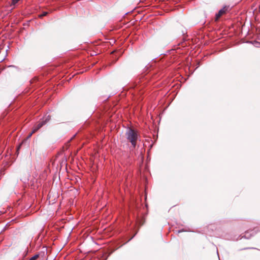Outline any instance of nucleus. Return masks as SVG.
<instances>
[{
  "label": "nucleus",
  "mask_w": 260,
  "mask_h": 260,
  "mask_svg": "<svg viewBox=\"0 0 260 260\" xmlns=\"http://www.w3.org/2000/svg\"><path fill=\"white\" fill-rule=\"evenodd\" d=\"M34 133H32V131L31 132V133L28 135V138H30L31 135H32V134H34Z\"/></svg>",
  "instance_id": "10"
},
{
  "label": "nucleus",
  "mask_w": 260,
  "mask_h": 260,
  "mask_svg": "<svg viewBox=\"0 0 260 260\" xmlns=\"http://www.w3.org/2000/svg\"><path fill=\"white\" fill-rule=\"evenodd\" d=\"M251 232H252V234L255 233V231L254 230L251 231Z\"/></svg>",
  "instance_id": "11"
},
{
  "label": "nucleus",
  "mask_w": 260,
  "mask_h": 260,
  "mask_svg": "<svg viewBox=\"0 0 260 260\" xmlns=\"http://www.w3.org/2000/svg\"><path fill=\"white\" fill-rule=\"evenodd\" d=\"M20 0H12V4L13 5H16Z\"/></svg>",
  "instance_id": "8"
},
{
  "label": "nucleus",
  "mask_w": 260,
  "mask_h": 260,
  "mask_svg": "<svg viewBox=\"0 0 260 260\" xmlns=\"http://www.w3.org/2000/svg\"><path fill=\"white\" fill-rule=\"evenodd\" d=\"M125 135L126 140L131 143L133 148H135L139 138L137 131L134 129L128 128Z\"/></svg>",
  "instance_id": "1"
},
{
  "label": "nucleus",
  "mask_w": 260,
  "mask_h": 260,
  "mask_svg": "<svg viewBox=\"0 0 260 260\" xmlns=\"http://www.w3.org/2000/svg\"><path fill=\"white\" fill-rule=\"evenodd\" d=\"M45 124V122H43L42 120L40 121L38 124L35 126L32 129V133L36 132L38 129L41 128Z\"/></svg>",
  "instance_id": "3"
},
{
  "label": "nucleus",
  "mask_w": 260,
  "mask_h": 260,
  "mask_svg": "<svg viewBox=\"0 0 260 260\" xmlns=\"http://www.w3.org/2000/svg\"><path fill=\"white\" fill-rule=\"evenodd\" d=\"M180 232H181V231H178V233H180Z\"/></svg>",
  "instance_id": "12"
},
{
  "label": "nucleus",
  "mask_w": 260,
  "mask_h": 260,
  "mask_svg": "<svg viewBox=\"0 0 260 260\" xmlns=\"http://www.w3.org/2000/svg\"><path fill=\"white\" fill-rule=\"evenodd\" d=\"M51 119V117L49 115H48L47 116H46L44 117L41 120L43 122H45V124L48 122Z\"/></svg>",
  "instance_id": "4"
},
{
  "label": "nucleus",
  "mask_w": 260,
  "mask_h": 260,
  "mask_svg": "<svg viewBox=\"0 0 260 260\" xmlns=\"http://www.w3.org/2000/svg\"><path fill=\"white\" fill-rule=\"evenodd\" d=\"M249 234V232H246L245 235L244 236H243V237H245V238H249L250 237L248 235V234Z\"/></svg>",
  "instance_id": "9"
},
{
  "label": "nucleus",
  "mask_w": 260,
  "mask_h": 260,
  "mask_svg": "<svg viewBox=\"0 0 260 260\" xmlns=\"http://www.w3.org/2000/svg\"><path fill=\"white\" fill-rule=\"evenodd\" d=\"M47 13H47V12H43L42 14H40V15H39V17H40V18H42V17L46 16V15L47 14Z\"/></svg>",
  "instance_id": "7"
},
{
  "label": "nucleus",
  "mask_w": 260,
  "mask_h": 260,
  "mask_svg": "<svg viewBox=\"0 0 260 260\" xmlns=\"http://www.w3.org/2000/svg\"><path fill=\"white\" fill-rule=\"evenodd\" d=\"M51 119V117L49 115H48L47 116H46L44 117L41 120L43 122H45V124L48 122Z\"/></svg>",
  "instance_id": "5"
},
{
  "label": "nucleus",
  "mask_w": 260,
  "mask_h": 260,
  "mask_svg": "<svg viewBox=\"0 0 260 260\" xmlns=\"http://www.w3.org/2000/svg\"><path fill=\"white\" fill-rule=\"evenodd\" d=\"M39 256H40V254H36L35 255H34L33 256H32L31 257H30L28 260H36L39 257Z\"/></svg>",
  "instance_id": "6"
},
{
  "label": "nucleus",
  "mask_w": 260,
  "mask_h": 260,
  "mask_svg": "<svg viewBox=\"0 0 260 260\" xmlns=\"http://www.w3.org/2000/svg\"><path fill=\"white\" fill-rule=\"evenodd\" d=\"M229 7L228 6H224L221 9H220L218 13L216 14L215 20L217 21L219 18L223 14H225L229 11Z\"/></svg>",
  "instance_id": "2"
}]
</instances>
